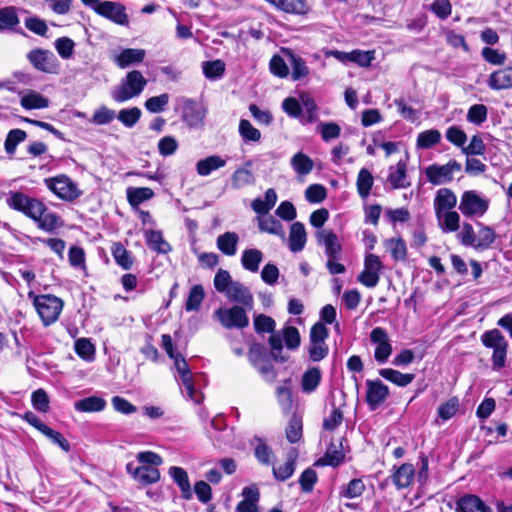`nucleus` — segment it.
I'll return each instance as SVG.
<instances>
[{"instance_id":"nucleus-37","label":"nucleus","mask_w":512,"mask_h":512,"mask_svg":"<svg viewBox=\"0 0 512 512\" xmlns=\"http://www.w3.org/2000/svg\"><path fill=\"white\" fill-rule=\"evenodd\" d=\"M379 374L387 381H390L399 387L408 386L415 378V375L412 373H402L392 368L381 369L379 370Z\"/></svg>"},{"instance_id":"nucleus-25","label":"nucleus","mask_w":512,"mask_h":512,"mask_svg":"<svg viewBox=\"0 0 512 512\" xmlns=\"http://www.w3.org/2000/svg\"><path fill=\"white\" fill-rule=\"evenodd\" d=\"M307 242V234L304 224L294 222L290 227L288 247L291 252L297 253L304 249Z\"/></svg>"},{"instance_id":"nucleus-35","label":"nucleus","mask_w":512,"mask_h":512,"mask_svg":"<svg viewBox=\"0 0 512 512\" xmlns=\"http://www.w3.org/2000/svg\"><path fill=\"white\" fill-rule=\"evenodd\" d=\"M239 236L235 232H225L217 237V248L227 256H234L237 252Z\"/></svg>"},{"instance_id":"nucleus-19","label":"nucleus","mask_w":512,"mask_h":512,"mask_svg":"<svg viewBox=\"0 0 512 512\" xmlns=\"http://www.w3.org/2000/svg\"><path fill=\"white\" fill-rule=\"evenodd\" d=\"M224 295L230 302L236 303L248 310H251L254 306L253 294L247 286L239 281H235Z\"/></svg>"},{"instance_id":"nucleus-44","label":"nucleus","mask_w":512,"mask_h":512,"mask_svg":"<svg viewBox=\"0 0 512 512\" xmlns=\"http://www.w3.org/2000/svg\"><path fill=\"white\" fill-rule=\"evenodd\" d=\"M111 252L115 262L120 267L125 270L131 269L133 265L131 252H129L121 243H114Z\"/></svg>"},{"instance_id":"nucleus-9","label":"nucleus","mask_w":512,"mask_h":512,"mask_svg":"<svg viewBox=\"0 0 512 512\" xmlns=\"http://www.w3.org/2000/svg\"><path fill=\"white\" fill-rule=\"evenodd\" d=\"M45 185L58 198L64 201H74L82 194L77 184H75L71 178L63 174L45 179Z\"/></svg>"},{"instance_id":"nucleus-7","label":"nucleus","mask_w":512,"mask_h":512,"mask_svg":"<svg viewBox=\"0 0 512 512\" xmlns=\"http://www.w3.org/2000/svg\"><path fill=\"white\" fill-rule=\"evenodd\" d=\"M328 336L329 331L323 322H317L311 327L307 346L311 361L319 362L327 357L329 353V347L326 343Z\"/></svg>"},{"instance_id":"nucleus-40","label":"nucleus","mask_w":512,"mask_h":512,"mask_svg":"<svg viewBox=\"0 0 512 512\" xmlns=\"http://www.w3.org/2000/svg\"><path fill=\"white\" fill-rule=\"evenodd\" d=\"M147 245L158 253H167L171 246L164 240L162 233L155 230H146L144 232Z\"/></svg>"},{"instance_id":"nucleus-53","label":"nucleus","mask_w":512,"mask_h":512,"mask_svg":"<svg viewBox=\"0 0 512 512\" xmlns=\"http://www.w3.org/2000/svg\"><path fill=\"white\" fill-rule=\"evenodd\" d=\"M19 24L16 9L12 6L0 9V30L13 29Z\"/></svg>"},{"instance_id":"nucleus-64","label":"nucleus","mask_w":512,"mask_h":512,"mask_svg":"<svg viewBox=\"0 0 512 512\" xmlns=\"http://www.w3.org/2000/svg\"><path fill=\"white\" fill-rule=\"evenodd\" d=\"M233 283H235V281L232 280L227 270L219 269L217 271L214 277V287L219 293L225 294Z\"/></svg>"},{"instance_id":"nucleus-52","label":"nucleus","mask_w":512,"mask_h":512,"mask_svg":"<svg viewBox=\"0 0 512 512\" xmlns=\"http://www.w3.org/2000/svg\"><path fill=\"white\" fill-rule=\"evenodd\" d=\"M204 289L201 285H194L188 294L187 300L185 302V310L186 311H197L201 303L204 299Z\"/></svg>"},{"instance_id":"nucleus-3","label":"nucleus","mask_w":512,"mask_h":512,"mask_svg":"<svg viewBox=\"0 0 512 512\" xmlns=\"http://www.w3.org/2000/svg\"><path fill=\"white\" fill-rule=\"evenodd\" d=\"M147 85V80L138 70H132L121 79L111 91L112 99L117 103H124L138 97Z\"/></svg>"},{"instance_id":"nucleus-23","label":"nucleus","mask_w":512,"mask_h":512,"mask_svg":"<svg viewBox=\"0 0 512 512\" xmlns=\"http://www.w3.org/2000/svg\"><path fill=\"white\" fill-rule=\"evenodd\" d=\"M30 218L38 224V227L40 229L47 232H52L62 225L60 216L57 215L55 212L49 211L42 202L41 209L38 212V215Z\"/></svg>"},{"instance_id":"nucleus-2","label":"nucleus","mask_w":512,"mask_h":512,"mask_svg":"<svg viewBox=\"0 0 512 512\" xmlns=\"http://www.w3.org/2000/svg\"><path fill=\"white\" fill-rule=\"evenodd\" d=\"M137 465L134 462H128L126 465L127 473L134 481L142 486L157 483L160 480V471L158 467L163 463L161 456L152 451H142L136 455Z\"/></svg>"},{"instance_id":"nucleus-13","label":"nucleus","mask_w":512,"mask_h":512,"mask_svg":"<svg viewBox=\"0 0 512 512\" xmlns=\"http://www.w3.org/2000/svg\"><path fill=\"white\" fill-rule=\"evenodd\" d=\"M382 268V262L377 255L367 254L364 259V269L357 280L367 288H374L379 283Z\"/></svg>"},{"instance_id":"nucleus-30","label":"nucleus","mask_w":512,"mask_h":512,"mask_svg":"<svg viewBox=\"0 0 512 512\" xmlns=\"http://www.w3.org/2000/svg\"><path fill=\"white\" fill-rule=\"evenodd\" d=\"M49 99L34 90L20 93V104L26 110L45 109L49 106Z\"/></svg>"},{"instance_id":"nucleus-56","label":"nucleus","mask_w":512,"mask_h":512,"mask_svg":"<svg viewBox=\"0 0 512 512\" xmlns=\"http://www.w3.org/2000/svg\"><path fill=\"white\" fill-rule=\"evenodd\" d=\"M458 230L459 232L457 233L456 237L461 245L473 248L476 239V233L472 224L469 222H463L460 224V228Z\"/></svg>"},{"instance_id":"nucleus-4","label":"nucleus","mask_w":512,"mask_h":512,"mask_svg":"<svg viewBox=\"0 0 512 512\" xmlns=\"http://www.w3.org/2000/svg\"><path fill=\"white\" fill-rule=\"evenodd\" d=\"M489 206L490 200L487 196L476 190H467L460 197L458 209L464 217L477 220L487 213Z\"/></svg>"},{"instance_id":"nucleus-1","label":"nucleus","mask_w":512,"mask_h":512,"mask_svg":"<svg viewBox=\"0 0 512 512\" xmlns=\"http://www.w3.org/2000/svg\"><path fill=\"white\" fill-rule=\"evenodd\" d=\"M457 205V196L449 188H440L437 190L433 208L438 222V226L443 233L457 232L460 228L461 217L454 208Z\"/></svg>"},{"instance_id":"nucleus-55","label":"nucleus","mask_w":512,"mask_h":512,"mask_svg":"<svg viewBox=\"0 0 512 512\" xmlns=\"http://www.w3.org/2000/svg\"><path fill=\"white\" fill-rule=\"evenodd\" d=\"M141 114L138 107H132L120 110L117 118L125 127L132 128L139 121Z\"/></svg>"},{"instance_id":"nucleus-39","label":"nucleus","mask_w":512,"mask_h":512,"mask_svg":"<svg viewBox=\"0 0 512 512\" xmlns=\"http://www.w3.org/2000/svg\"><path fill=\"white\" fill-rule=\"evenodd\" d=\"M322 374L318 367H311L302 376L301 388L304 393L314 392L321 382Z\"/></svg>"},{"instance_id":"nucleus-33","label":"nucleus","mask_w":512,"mask_h":512,"mask_svg":"<svg viewBox=\"0 0 512 512\" xmlns=\"http://www.w3.org/2000/svg\"><path fill=\"white\" fill-rule=\"evenodd\" d=\"M169 475L180 488L182 497L187 500L191 499L193 493L187 472L181 467L173 466L169 469Z\"/></svg>"},{"instance_id":"nucleus-47","label":"nucleus","mask_w":512,"mask_h":512,"mask_svg":"<svg viewBox=\"0 0 512 512\" xmlns=\"http://www.w3.org/2000/svg\"><path fill=\"white\" fill-rule=\"evenodd\" d=\"M26 138L27 133L24 130L18 128L10 130L4 142V149L6 153L14 155L18 144L25 141Z\"/></svg>"},{"instance_id":"nucleus-60","label":"nucleus","mask_w":512,"mask_h":512,"mask_svg":"<svg viewBox=\"0 0 512 512\" xmlns=\"http://www.w3.org/2000/svg\"><path fill=\"white\" fill-rule=\"evenodd\" d=\"M55 49L59 56L64 59H70L74 53L75 43L68 37H60L55 40Z\"/></svg>"},{"instance_id":"nucleus-38","label":"nucleus","mask_w":512,"mask_h":512,"mask_svg":"<svg viewBox=\"0 0 512 512\" xmlns=\"http://www.w3.org/2000/svg\"><path fill=\"white\" fill-rule=\"evenodd\" d=\"M262 260L263 253L256 248H250L243 251L241 264L245 270L256 273L259 270Z\"/></svg>"},{"instance_id":"nucleus-14","label":"nucleus","mask_w":512,"mask_h":512,"mask_svg":"<svg viewBox=\"0 0 512 512\" xmlns=\"http://www.w3.org/2000/svg\"><path fill=\"white\" fill-rule=\"evenodd\" d=\"M27 58L33 67L41 72L56 73L58 70V60L50 50L33 49L27 54Z\"/></svg>"},{"instance_id":"nucleus-48","label":"nucleus","mask_w":512,"mask_h":512,"mask_svg":"<svg viewBox=\"0 0 512 512\" xmlns=\"http://www.w3.org/2000/svg\"><path fill=\"white\" fill-rule=\"evenodd\" d=\"M295 460L296 456L289 454L284 464L273 466V475L279 481H285L289 479L295 471Z\"/></svg>"},{"instance_id":"nucleus-12","label":"nucleus","mask_w":512,"mask_h":512,"mask_svg":"<svg viewBox=\"0 0 512 512\" xmlns=\"http://www.w3.org/2000/svg\"><path fill=\"white\" fill-rule=\"evenodd\" d=\"M461 169V164L452 159L444 165H429L425 169V175L431 184L442 185L451 182L454 179V174L460 172Z\"/></svg>"},{"instance_id":"nucleus-15","label":"nucleus","mask_w":512,"mask_h":512,"mask_svg":"<svg viewBox=\"0 0 512 512\" xmlns=\"http://www.w3.org/2000/svg\"><path fill=\"white\" fill-rule=\"evenodd\" d=\"M370 340L376 345L374 358L378 363H385L392 353L389 336L382 327H375L370 333Z\"/></svg>"},{"instance_id":"nucleus-31","label":"nucleus","mask_w":512,"mask_h":512,"mask_svg":"<svg viewBox=\"0 0 512 512\" xmlns=\"http://www.w3.org/2000/svg\"><path fill=\"white\" fill-rule=\"evenodd\" d=\"M226 164L227 158H223L220 155H210L196 163V171L198 175L206 177L212 172L223 168Z\"/></svg>"},{"instance_id":"nucleus-34","label":"nucleus","mask_w":512,"mask_h":512,"mask_svg":"<svg viewBox=\"0 0 512 512\" xmlns=\"http://www.w3.org/2000/svg\"><path fill=\"white\" fill-rule=\"evenodd\" d=\"M251 162H247L245 166L237 168L231 176V184L234 189H241L255 183V176L248 168Z\"/></svg>"},{"instance_id":"nucleus-20","label":"nucleus","mask_w":512,"mask_h":512,"mask_svg":"<svg viewBox=\"0 0 512 512\" xmlns=\"http://www.w3.org/2000/svg\"><path fill=\"white\" fill-rule=\"evenodd\" d=\"M416 477V471L411 463L394 466L390 475L391 482L398 490L410 487Z\"/></svg>"},{"instance_id":"nucleus-8","label":"nucleus","mask_w":512,"mask_h":512,"mask_svg":"<svg viewBox=\"0 0 512 512\" xmlns=\"http://www.w3.org/2000/svg\"><path fill=\"white\" fill-rule=\"evenodd\" d=\"M482 344L493 349L492 364L494 370H500L505 366L508 342L498 329L486 331L481 336Z\"/></svg>"},{"instance_id":"nucleus-18","label":"nucleus","mask_w":512,"mask_h":512,"mask_svg":"<svg viewBox=\"0 0 512 512\" xmlns=\"http://www.w3.org/2000/svg\"><path fill=\"white\" fill-rule=\"evenodd\" d=\"M315 238L317 244L324 247L326 257L340 258L342 245L339 242L338 236L332 230H317Z\"/></svg>"},{"instance_id":"nucleus-41","label":"nucleus","mask_w":512,"mask_h":512,"mask_svg":"<svg viewBox=\"0 0 512 512\" xmlns=\"http://www.w3.org/2000/svg\"><path fill=\"white\" fill-rule=\"evenodd\" d=\"M252 445L254 446V455L259 463L265 466L272 465L273 463V451L264 442L263 439L255 437Z\"/></svg>"},{"instance_id":"nucleus-58","label":"nucleus","mask_w":512,"mask_h":512,"mask_svg":"<svg viewBox=\"0 0 512 512\" xmlns=\"http://www.w3.org/2000/svg\"><path fill=\"white\" fill-rule=\"evenodd\" d=\"M75 352L85 361H92L95 357V347L87 338H80L75 342Z\"/></svg>"},{"instance_id":"nucleus-42","label":"nucleus","mask_w":512,"mask_h":512,"mask_svg":"<svg viewBox=\"0 0 512 512\" xmlns=\"http://www.w3.org/2000/svg\"><path fill=\"white\" fill-rule=\"evenodd\" d=\"M291 166L299 176L308 175L314 167L313 160L302 152L296 153L291 158Z\"/></svg>"},{"instance_id":"nucleus-57","label":"nucleus","mask_w":512,"mask_h":512,"mask_svg":"<svg viewBox=\"0 0 512 512\" xmlns=\"http://www.w3.org/2000/svg\"><path fill=\"white\" fill-rule=\"evenodd\" d=\"M239 134L245 142H259L261 139V132L246 119L240 120Z\"/></svg>"},{"instance_id":"nucleus-27","label":"nucleus","mask_w":512,"mask_h":512,"mask_svg":"<svg viewBox=\"0 0 512 512\" xmlns=\"http://www.w3.org/2000/svg\"><path fill=\"white\" fill-rule=\"evenodd\" d=\"M457 512H493L492 509L487 506L478 496L476 495H465L456 502Z\"/></svg>"},{"instance_id":"nucleus-5","label":"nucleus","mask_w":512,"mask_h":512,"mask_svg":"<svg viewBox=\"0 0 512 512\" xmlns=\"http://www.w3.org/2000/svg\"><path fill=\"white\" fill-rule=\"evenodd\" d=\"M33 305L40 317L42 324L48 327L55 323L63 310L64 302L61 298L52 294L36 295Z\"/></svg>"},{"instance_id":"nucleus-10","label":"nucleus","mask_w":512,"mask_h":512,"mask_svg":"<svg viewBox=\"0 0 512 512\" xmlns=\"http://www.w3.org/2000/svg\"><path fill=\"white\" fill-rule=\"evenodd\" d=\"M171 359L174 362V369L177 373L176 378L182 383L186 397L195 403H200L203 397L202 394L197 392L194 387L193 374L185 358L179 353L176 357Z\"/></svg>"},{"instance_id":"nucleus-62","label":"nucleus","mask_w":512,"mask_h":512,"mask_svg":"<svg viewBox=\"0 0 512 512\" xmlns=\"http://www.w3.org/2000/svg\"><path fill=\"white\" fill-rule=\"evenodd\" d=\"M459 410V401L457 398H451L438 408L437 414L442 421L450 420Z\"/></svg>"},{"instance_id":"nucleus-11","label":"nucleus","mask_w":512,"mask_h":512,"mask_svg":"<svg viewBox=\"0 0 512 512\" xmlns=\"http://www.w3.org/2000/svg\"><path fill=\"white\" fill-rule=\"evenodd\" d=\"M5 202L13 210L23 213L27 217H35L41 209V201L30 198L23 192L9 191Z\"/></svg>"},{"instance_id":"nucleus-28","label":"nucleus","mask_w":512,"mask_h":512,"mask_svg":"<svg viewBox=\"0 0 512 512\" xmlns=\"http://www.w3.org/2000/svg\"><path fill=\"white\" fill-rule=\"evenodd\" d=\"M344 453L342 450V440L332 441L327 448L324 456L317 461V465H329L332 467L339 466L344 461Z\"/></svg>"},{"instance_id":"nucleus-16","label":"nucleus","mask_w":512,"mask_h":512,"mask_svg":"<svg viewBox=\"0 0 512 512\" xmlns=\"http://www.w3.org/2000/svg\"><path fill=\"white\" fill-rule=\"evenodd\" d=\"M97 14L117 25L127 26L129 24L126 7L120 2L104 0L97 9Z\"/></svg>"},{"instance_id":"nucleus-54","label":"nucleus","mask_w":512,"mask_h":512,"mask_svg":"<svg viewBox=\"0 0 512 512\" xmlns=\"http://www.w3.org/2000/svg\"><path fill=\"white\" fill-rule=\"evenodd\" d=\"M225 72V63L222 60L207 61L203 63V73L209 80L221 78Z\"/></svg>"},{"instance_id":"nucleus-29","label":"nucleus","mask_w":512,"mask_h":512,"mask_svg":"<svg viewBox=\"0 0 512 512\" xmlns=\"http://www.w3.org/2000/svg\"><path fill=\"white\" fill-rule=\"evenodd\" d=\"M407 164L405 161H398L395 166H391L389 168L388 182L391 184L392 188L400 189L407 188L410 186V182L408 181V177L406 174Z\"/></svg>"},{"instance_id":"nucleus-26","label":"nucleus","mask_w":512,"mask_h":512,"mask_svg":"<svg viewBox=\"0 0 512 512\" xmlns=\"http://www.w3.org/2000/svg\"><path fill=\"white\" fill-rule=\"evenodd\" d=\"M478 231L473 245V249L477 251H484L489 249L496 240L495 230L488 225L481 222H476Z\"/></svg>"},{"instance_id":"nucleus-24","label":"nucleus","mask_w":512,"mask_h":512,"mask_svg":"<svg viewBox=\"0 0 512 512\" xmlns=\"http://www.w3.org/2000/svg\"><path fill=\"white\" fill-rule=\"evenodd\" d=\"M487 85L492 90L512 88V67H505L492 72L487 79Z\"/></svg>"},{"instance_id":"nucleus-59","label":"nucleus","mask_w":512,"mask_h":512,"mask_svg":"<svg viewBox=\"0 0 512 512\" xmlns=\"http://www.w3.org/2000/svg\"><path fill=\"white\" fill-rule=\"evenodd\" d=\"M302 437V420L293 415L286 428V438L290 443L298 442Z\"/></svg>"},{"instance_id":"nucleus-46","label":"nucleus","mask_w":512,"mask_h":512,"mask_svg":"<svg viewBox=\"0 0 512 512\" xmlns=\"http://www.w3.org/2000/svg\"><path fill=\"white\" fill-rule=\"evenodd\" d=\"M278 10L286 13L301 14L305 12L303 0H266Z\"/></svg>"},{"instance_id":"nucleus-51","label":"nucleus","mask_w":512,"mask_h":512,"mask_svg":"<svg viewBox=\"0 0 512 512\" xmlns=\"http://www.w3.org/2000/svg\"><path fill=\"white\" fill-rule=\"evenodd\" d=\"M488 116V109L484 104H474L467 111L466 119L469 123L481 126Z\"/></svg>"},{"instance_id":"nucleus-63","label":"nucleus","mask_w":512,"mask_h":512,"mask_svg":"<svg viewBox=\"0 0 512 512\" xmlns=\"http://www.w3.org/2000/svg\"><path fill=\"white\" fill-rule=\"evenodd\" d=\"M285 345L290 350H295L300 346L301 337L298 329L294 326H287L282 330Z\"/></svg>"},{"instance_id":"nucleus-61","label":"nucleus","mask_w":512,"mask_h":512,"mask_svg":"<svg viewBox=\"0 0 512 512\" xmlns=\"http://www.w3.org/2000/svg\"><path fill=\"white\" fill-rule=\"evenodd\" d=\"M289 56L293 80H299L306 77L309 74V68L307 67L306 62L301 57L292 53H290Z\"/></svg>"},{"instance_id":"nucleus-32","label":"nucleus","mask_w":512,"mask_h":512,"mask_svg":"<svg viewBox=\"0 0 512 512\" xmlns=\"http://www.w3.org/2000/svg\"><path fill=\"white\" fill-rule=\"evenodd\" d=\"M258 228L261 232L278 236L282 240L286 239V233L281 222L272 215L258 216Z\"/></svg>"},{"instance_id":"nucleus-43","label":"nucleus","mask_w":512,"mask_h":512,"mask_svg":"<svg viewBox=\"0 0 512 512\" xmlns=\"http://www.w3.org/2000/svg\"><path fill=\"white\" fill-rule=\"evenodd\" d=\"M374 183V178L369 170L362 168L357 176V191L362 199H366L370 195Z\"/></svg>"},{"instance_id":"nucleus-22","label":"nucleus","mask_w":512,"mask_h":512,"mask_svg":"<svg viewBox=\"0 0 512 512\" xmlns=\"http://www.w3.org/2000/svg\"><path fill=\"white\" fill-rule=\"evenodd\" d=\"M366 401L372 410L378 408L388 397L389 389L380 380H367Z\"/></svg>"},{"instance_id":"nucleus-21","label":"nucleus","mask_w":512,"mask_h":512,"mask_svg":"<svg viewBox=\"0 0 512 512\" xmlns=\"http://www.w3.org/2000/svg\"><path fill=\"white\" fill-rule=\"evenodd\" d=\"M145 56L146 51L144 49L126 48L119 53H114L112 61L117 67L125 69L142 63Z\"/></svg>"},{"instance_id":"nucleus-45","label":"nucleus","mask_w":512,"mask_h":512,"mask_svg":"<svg viewBox=\"0 0 512 512\" xmlns=\"http://www.w3.org/2000/svg\"><path fill=\"white\" fill-rule=\"evenodd\" d=\"M153 197L154 192L148 187H129L127 189V199L131 206H138Z\"/></svg>"},{"instance_id":"nucleus-6","label":"nucleus","mask_w":512,"mask_h":512,"mask_svg":"<svg viewBox=\"0 0 512 512\" xmlns=\"http://www.w3.org/2000/svg\"><path fill=\"white\" fill-rule=\"evenodd\" d=\"M247 308L240 305L220 307L213 313V318L226 329H244L249 325Z\"/></svg>"},{"instance_id":"nucleus-50","label":"nucleus","mask_w":512,"mask_h":512,"mask_svg":"<svg viewBox=\"0 0 512 512\" xmlns=\"http://www.w3.org/2000/svg\"><path fill=\"white\" fill-rule=\"evenodd\" d=\"M385 246L390 250L395 261L404 260L407 255L406 243L402 238H390L385 241Z\"/></svg>"},{"instance_id":"nucleus-36","label":"nucleus","mask_w":512,"mask_h":512,"mask_svg":"<svg viewBox=\"0 0 512 512\" xmlns=\"http://www.w3.org/2000/svg\"><path fill=\"white\" fill-rule=\"evenodd\" d=\"M106 407V401L99 396H90L78 400L74 403L76 411L84 413L100 412Z\"/></svg>"},{"instance_id":"nucleus-17","label":"nucleus","mask_w":512,"mask_h":512,"mask_svg":"<svg viewBox=\"0 0 512 512\" xmlns=\"http://www.w3.org/2000/svg\"><path fill=\"white\" fill-rule=\"evenodd\" d=\"M206 115L204 106L192 99H185L183 101V121L191 128H198L203 125Z\"/></svg>"},{"instance_id":"nucleus-49","label":"nucleus","mask_w":512,"mask_h":512,"mask_svg":"<svg viewBox=\"0 0 512 512\" xmlns=\"http://www.w3.org/2000/svg\"><path fill=\"white\" fill-rule=\"evenodd\" d=\"M441 140V133L437 129H429L419 133L416 145L420 149H429L438 144Z\"/></svg>"}]
</instances>
